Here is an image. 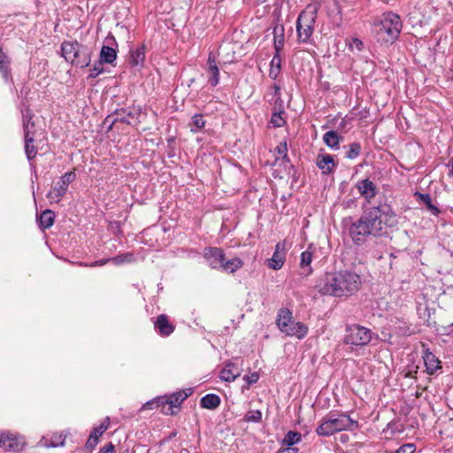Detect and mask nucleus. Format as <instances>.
I'll return each mask as SVG.
<instances>
[{
    "label": "nucleus",
    "mask_w": 453,
    "mask_h": 453,
    "mask_svg": "<svg viewBox=\"0 0 453 453\" xmlns=\"http://www.w3.org/2000/svg\"><path fill=\"white\" fill-rule=\"evenodd\" d=\"M25 142V153L27 157V159L30 161L34 159L36 157L37 154V149L34 145L35 139L31 138V136L27 132L26 140Z\"/></svg>",
    "instance_id": "nucleus-31"
},
{
    "label": "nucleus",
    "mask_w": 453,
    "mask_h": 453,
    "mask_svg": "<svg viewBox=\"0 0 453 453\" xmlns=\"http://www.w3.org/2000/svg\"><path fill=\"white\" fill-rule=\"evenodd\" d=\"M276 152L282 156V158H287L288 147L287 142H280L276 148Z\"/></svg>",
    "instance_id": "nucleus-47"
},
{
    "label": "nucleus",
    "mask_w": 453,
    "mask_h": 453,
    "mask_svg": "<svg viewBox=\"0 0 453 453\" xmlns=\"http://www.w3.org/2000/svg\"><path fill=\"white\" fill-rule=\"evenodd\" d=\"M346 43L351 51H353L355 49L357 50L358 51H361L364 48L363 42L358 38H352Z\"/></svg>",
    "instance_id": "nucleus-40"
},
{
    "label": "nucleus",
    "mask_w": 453,
    "mask_h": 453,
    "mask_svg": "<svg viewBox=\"0 0 453 453\" xmlns=\"http://www.w3.org/2000/svg\"><path fill=\"white\" fill-rule=\"evenodd\" d=\"M240 375L239 369L236 365L227 363L220 371V379L225 381H234Z\"/></svg>",
    "instance_id": "nucleus-24"
},
{
    "label": "nucleus",
    "mask_w": 453,
    "mask_h": 453,
    "mask_svg": "<svg viewBox=\"0 0 453 453\" xmlns=\"http://www.w3.org/2000/svg\"><path fill=\"white\" fill-rule=\"evenodd\" d=\"M12 60L0 46V73L5 81L12 78Z\"/></svg>",
    "instance_id": "nucleus-22"
},
{
    "label": "nucleus",
    "mask_w": 453,
    "mask_h": 453,
    "mask_svg": "<svg viewBox=\"0 0 453 453\" xmlns=\"http://www.w3.org/2000/svg\"><path fill=\"white\" fill-rule=\"evenodd\" d=\"M316 19L317 10L313 7H307L299 14L296 20V33L299 42L309 43L311 42Z\"/></svg>",
    "instance_id": "nucleus-7"
},
{
    "label": "nucleus",
    "mask_w": 453,
    "mask_h": 453,
    "mask_svg": "<svg viewBox=\"0 0 453 453\" xmlns=\"http://www.w3.org/2000/svg\"><path fill=\"white\" fill-rule=\"evenodd\" d=\"M244 380H246L249 384H253L258 380V375L257 372H252L250 376L244 377Z\"/></svg>",
    "instance_id": "nucleus-52"
},
{
    "label": "nucleus",
    "mask_w": 453,
    "mask_h": 453,
    "mask_svg": "<svg viewBox=\"0 0 453 453\" xmlns=\"http://www.w3.org/2000/svg\"><path fill=\"white\" fill-rule=\"evenodd\" d=\"M419 196L429 210L435 211V214L439 213L440 211L432 203L431 197L428 194H419Z\"/></svg>",
    "instance_id": "nucleus-42"
},
{
    "label": "nucleus",
    "mask_w": 453,
    "mask_h": 453,
    "mask_svg": "<svg viewBox=\"0 0 453 453\" xmlns=\"http://www.w3.org/2000/svg\"><path fill=\"white\" fill-rule=\"evenodd\" d=\"M382 1L385 2V3H388L389 2V0H382Z\"/></svg>",
    "instance_id": "nucleus-59"
},
{
    "label": "nucleus",
    "mask_w": 453,
    "mask_h": 453,
    "mask_svg": "<svg viewBox=\"0 0 453 453\" xmlns=\"http://www.w3.org/2000/svg\"><path fill=\"white\" fill-rule=\"evenodd\" d=\"M297 450L296 448H286L279 449L277 453H296Z\"/></svg>",
    "instance_id": "nucleus-53"
},
{
    "label": "nucleus",
    "mask_w": 453,
    "mask_h": 453,
    "mask_svg": "<svg viewBox=\"0 0 453 453\" xmlns=\"http://www.w3.org/2000/svg\"><path fill=\"white\" fill-rule=\"evenodd\" d=\"M281 68V58L278 54H274L271 63L269 70V77L273 80H276L280 73Z\"/></svg>",
    "instance_id": "nucleus-30"
},
{
    "label": "nucleus",
    "mask_w": 453,
    "mask_h": 453,
    "mask_svg": "<svg viewBox=\"0 0 453 453\" xmlns=\"http://www.w3.org/2000/svg\"><path fill=\"white\" fill-rule=\"evenodd\" d=\"M272 88L273 89V96H280V86L274 84Z\"/></svg>",
    "instance_id": "nucleus-54"
},
{
    "label": "nucleus",
    "mask_w": 453,
    "mask_h": 453,
    "mask_svg": "<svg viewBox=\"0 0 453 453\" xmlns=\"http://www.w3.org/2000/svg\"><path fill=\"white\" fill-rule=\"evenodd\" d=\"M192 125L196 127V129L191 127V132H197V130L203 128L205 126V121L202 114H195L192 117Z\"/></svg>",
    "instance_id": "nucleus-38"
},
{
    "label": "nucleus",
    "mask_w": 453,
    "mask_h": 453,
    "mask_svg": "<svg viewBox=\"0 0 453 453\" xmlns=\"http://www.w3.org/2000/svg\"><path fill=\"white\" fill-rule=\"evenodd\" d=\"M242 265H243V262L239 257H234V258L228 259V260H226V258H225L220 270L226 272V273H233L236 272L238 269H240L241 267H242Z\"/></svg>",
    "instance_id": "nucleus-29"
},
{
    "label": "nucleus",
    "mask_w": 453,
    "mask_h": 453,
    "mask_svg": "<svg viewBox=\"0 0 453 453\" xmlns=\"http://www.w3.org/2000/svg\"><path fill=\"white\" fill-rule=\"evenodd\" d=\"M316 165L321 170L323 174H330L334 173L337 166L334 160V157L329 154L318 155Z\"/></svg>",
    "instance_id": "nucleus-19"
},
{
    "label": "nucleus",
    "mask_w": 453,
    "mask_h": 453,
    "mask_svg": "<svg viewBox=\"0 0 453 453\" xmlns=\"http://www.w3.org/2000/svg\"><path fill=\"white\" fill-rule=\"evenodd\" d=\"M142 113V107L141 105H134L131 108L117 109L113 113L106 117V122L111 119L108 130H111L113 125L117 122L125 123L131 126H138L141 123L140 117Z\"/></svg>",
    "instance_id": "nucleus-9"
},
{
    "label": "nucleus",
    "mask_w": 453,
    "mask_h": 453,
    "mask_svg": "<svg viewBox=\"0 0 453 453\" xmlns=\"http://www.w3.org/2000/svg\"><path fill=\"white\" fill-rule=\"evenodd\" d=\"M259 3H264L265 2L266 0H257Z\"/></svg>",
    "instance_id": "nucleus-58"
},
{
    "label": "nucleus",
    "mask_w": 453,
    "mask_h": 453,
    "mask_svg": "<svg viewBox=\"0 0 453 453\" xmlns=\"http://www.w3.org/2000/svg\"><path fill=\"white\" fill-rule=\"evenodd\" d=\"M357 426L358 422L352 419L348 413L329 412L319 421L316 433L319 436L329 437L338 432L352 431Z\"/></svg>",
    "instance_id": "nucleus-3"
},
{
    "label": "nucleus",
    "mask_w": 453,
    "mask_h": 453,
    "mask_svg": "<svg viewBox=\"0 0 453 453\" xmlns=\"http://www.w3.org/2000/svg\"><path fill=\"white\" fill-rule=\"evenodd\" d=\"M361 151V145L358 142H352L349 144V148L346 152V157L354 159L359 156Z\"/></svg>",
    "instance_id": "nucleus-36"
},
{
    "label": "nucleus",
    "mask_w": 453,
    "mask_h": 453,
    "mask_svg": "<svg viewBox=\"0 0 453 453\" xmlns=\"http://www.w3.org/2000/svg\"><path fill=\"white\" fill-rule=\"evenodd\" d=\"M203 257L212 269L220 270L225 259V253L218 247H207L203 251Z\"/></svg>",
    "instance_id": "nucleus-14"
},
{
    "label": "nucleus",
    "mask_w": 453,
    "mask_h": 453,
    "mask_svg": "<svg viewBox=\"0 0 453 453\" xmlns=\"http://www.w3.org/2000/svg\"><path fill=\"white\" fill-rule=\"evenodd\" d=\"M156 331L164 337L173 333L175 326L169 321L167 315L160 314L154 323Z\"/></svg>",
    "instance_id": "nucleus-20"
},
{
    "label": "nucleus",
    "mask_w": 453,
    "mask_h": 453,
    "mask_svg": "<svg viewBox=\"0 0 453 453\" xmlns=\"http://www.w3.org/2000/svg\"><path fill=\"white\" fill-rule=\"evenodd\" d=\"M65 436L62 434H54L50 438V445L54 448L65 444Z\"/></svg>",
    "instance_id": "nucleus-39"
},
{
    "label": "nucleus",
    "mask_w": 453,
    "mask_h": 453,
    "mask_svg": "<svg viewBox=\"0 0 453 453\" xmlns=\"http://www.w3.org/2000/svg\"><path fill=\"white\" fill-rule=\"evenodd\" d=\"M361 285V278L350 271L325 273L316 283V288L323 295L349 296L356 293Z\"/></svg>",
    "instance_id": "nucleus-2"
},
{
    "label": "nucleus",
    "mask_w": 453,
    "mask_h": 453,
    "mask_svg": "<svg viewBox=\"0 0 453 453\" xmlns=\"http://www.w3.org/2000/svg\"><path fill=\"white\" fill-rule=\"evenodd\" d=\"M378 42L381 43L393 42L396 31V13L393 12H385L379 21L374 22L373 29Z\"/></svg>",
    "instance_id": "nucleus-8"
},
{
    "label": "nucleus",
    "mask_w": 453,
    "mask_h": 453,
    "mask_svg": "<svg viewBox=\"0 0 453 453\" xmlns=\"http://www.w3.org/2000/svg\"><path fill=\"white\" fill-rule=\"evenodd\" d=\"M99 453H115V446L112 442H109L100 449Z\"/></svg>",
    "instance_id": "nucleus-50"
},
{
    "label": "nucleus",
    "mask_w": 453,
    "mask_h": 453,
    "mask_svg": "<svg viewBox=\"0 0 453 453\" xmlns=\"http://www.w3.org/2000/svg\"><path fill=\"white\" fill-rule=\"evenodd\" d=\"M34 129H35V127H32L31 125H28V124L23 125L24 140H26L27 132L31 136V138L35 139V131Z\"/></svg>",
    "instance_id": "nucleus-49"
},
{
    "label": "nucleus",
    "mask_w": 453,
    "mask_h": 453,
    "mask_svg": "<svg viewBox=\"0 0 453 453\" xmlns=\"http://www.w3.org/2000/svg\"><path fill=\"white\" fill-rule=\"evenodd\" d=\"M452 173H453V160H452Z\"/></svg>",
    "instance_id": "nucleus-60"
},
{
    "label": "nucleus",
    "mask_w": 453,
    "mask_h": 453,
    "mask_svg": "<svg viewBox=\"0 0 453 453\" xmlns=\"http://www.w3.org/2000/svg\"><path fill=\"white\" fill-rule=\"evenodd\" d=\"M247 422H260L262 420V412L258 410L250 411L244 416Z\"/></svg>",
    "instance_id": "nucleus-37"
},
{
    "label": "nucleus",
    "mask_w": 453,
    "mask_h": 453,
    "mask_svg": "<svg viewBox=\"0 0 453 453\" xmlns=\"http://www.w3.org/2000/svg\"><path fill=\"white\" fill-rule=\"evenodd\" d=\"M315 250H316L315 246L312 243H311V244H309L307 250H304L303 252H302V254H301L300 266L303 269L307 268L308 273H311L312 272V269L311 267V263L312 261V257H313V254H314Z\"/></svg>",
    "instance_id": "nucleus-25"
},
{
    "label": "nucleus",
    "mask_w": 453,
    "mask_h": 453,
    "mask_svg": "<svg viewBox=\"0 0 453 453\" xmlns=\"http://www.w3.org/2000/svg\"><path fill=\"white\" fill-rule=\"evenodd\" d=\"M99 53L100 63L115 65L118 52V43L113 35L109 34L105 39Z\"/></svg>",
    "instance_id": "nucleus-11"
},
{
    "label": "nucleus",
    "mask_w": 453,
    "mask_h": 453,
    "mask_svg": "<svg viewBox=\"0 0 453 453\" xmlns=\"http://www.w3.org/2000/svg\"><path fill=\"white\" fill-rule=\"evenodd\" d=\"M418 372V366H414L410 370H403L400 374L403 375L405 379L415 380L416 377L414 374Z\"/></svg>",
    "instance_id": "nucleus-44"
},
{
    "label": "nucleus",
    "mask_w": 453,
    "mask_h": 453,
    "mask_svg": "<svg viewBox=\"0 0 453 453\" xmlns=\"http://www.w3.org/2000/svg\"><path fill=\"white\" fill-rule=\"evenodd\" d=\"M286 241L279 242L275 245L273 257L268 260L267 265L273 270H280L286 260Z\"/></svg>",
    "instance_id": "nucleus-16"
},
{
    "label": "nucleus",
    "mask_w": 453,
    "mask_h": 453,
    "mask_svg": "<svg viewBox=\"0 0 453 453\" xmlns=\"http://www.w3.org/2000/svg\"><path fill=\"white\" fill-rule=\"evenodd\" d=\"M416 447L413 443H405L398 448V453H414Z\"/></svg>",
    "instance_id": "nucleus-45"
},
{
    "label": "nucleus",
    "mask_w": 453,
    "mask_h": 453,
    "mask_svg": "<svg viewBox=\"0 0 453 453\" xmlns=\"http://www.w3.org/2000/svg\"><path fill=\"white\" fill-rule=\"evenodd\" d=\"M284 162L290 163L288 156L287 155V158H282Z\"/></svg>",
    "instance_id": "nucleus-56"
},
{
    "label": "nucleus",
    "mask_w": 453,
    "mask_h": 453,
    "mask_svg": "<svg viewBox=\"0 0 453 453\" xmlns=\"http://www.w3.org/2000/svg\"><path fill=\"white\" fill-rule=\"evenodd\" d=\"M342 206L345 209L355 208L357 206V201L355 198L347 199V200L343 201Z\"/></svg>",
    "instance_id": "nucleus-51"
},
{
    "label": "nucleus",
    "mask_w": 453,
    "mask_h": 453,
    "mask_svg": "<svg viewBox=\"0 0 453 453\" xmlns=\"http://www.w3.org/2000/svg\"><path fill=\"white\" fill-rule=\"evenodd\" d=\"M372 331L360 325L347 326L343 342L353 346L367 345L372 340Z\"/></svg>",
    "instance_id": "nucleus-10"
},
{
    "label": "nucleus",
    "mask_w": 453,
    "mask_h": 453,
    "mask_svg": "<svg viewBox=\"0 0 453 453\" xmlns=\"http://www.w3.org/2000/svg\"><path fill=\"white\" fill-rule=\"evenodd\" d=\"M111 119H110L109 121L106 122V119L104 120V124H109V126L111 125Z\"/></svg>",
    "instance_id": "nucleus-57"
},
{
    "label": "nucleus",
    "mask_w": 453,
    "mask_h": 453,
    "mask_svg": "<svg viewBox=\"0 0 453 453\" xmlns=\"http://www.w3.org/2000/svg\"><path fill=\"white\" fill-rule=\"evenodd\" d=\"M284 113L283 110L275 111L273 112L270 123L274 127H283L286 123L284 119L282 118V114Z\"/></svg>",
    "instance_id": "nucleus-33"
},
{
    "label": "nucleus",
    "mask_w": 453,
    "mask_h": 453,
    "mask_svg": "<svg viewBox=\"0 0 453 453\" xmlns=\"http://www.w3.org/2000/svg\"><path fill=\"white\" fill-rule=\"evenodd\" d=\"M98 441H99V440L96 436L90 434L88 439L87 440L86 448L93 449L96 448Z\"/></svg>",
    "instance_id": "nucleus-48"
},
{
    "label": "nucleus",
    "mask_w": 453,
    "mask_h": 453,
    "mask_svg": "<svg viewBox=\"0 0 453 453\" xmlns=\"http://www.w3.org/2000/svg\"><path fill=\"white\" fill-rule=\"evenodd\" d=\"M24 444L21 437L11 433L0 432V448L6 450L20 451L23 449Z\"/></svg>",
    "instance_id": "nucleus-13"
},
{
    "label": "nucleus",
    "mask_w": 453,
    "mask_h": 453,
    "mask_svg": "<svg viewBox=\"0 0 453 453\" xmlns=\"http://www.w3.org/2000/svg\"><path fill=\"white\" fill-rule=\"evenodd\" d=\"M348 226V233L356 245H363L369 236H389L395 232L396 215L391 205L380 203L364 211L362 216L352 221V218L343 219Z\"/></svg>",
    "instance_id": "nucleus-1"
},
{
    "label": "nucleus",
    "mask_w": 453,
    "mask_h": 453,
    "mask_svg": "<svg viewBox=\"0 0 453 453\" xmlns=\"http://www.w3.org/2000/svg\"><path fill=\"white\" fill-rule=\"evenodd\" d=\"M38 224L42 229H49L55 221V213L51 210H44L37 219Z\"/></svg>",
    "instance_id": "nucleus-26"
},
{
    "label": "nucleus",
    "mask_w": 453,
    "mask_h": 453,
    "mask_svg": "<svg viewBox=\"0 0 453 453\" xmlns=\"http://www.w3.org/2000/svg\"><path fill=\"white\" fill-rule=\"evenodd\" d=\"M382 433L386 439H393L395 434V427L393 422L388 423L387 427L383 429Z\"/></svg>",
    "instance_id": "nucleus-43"
},
{
    "label": "nucleus",
    "mask_w": 453,
    "mask_h": 453,
    "mask_svg": "<svg viewBox=\"0 0 453 453\" xmlns=\"http://www.w3.org/2000/svg\"><path fill=\"white\" fill-rule=\"evenodd\" d=\"M188 396V393L176 392L170 396H160L149 401L142 408L147 410L160 408L161 412L166 415H176L177 411L175 409H178Z\"/></svg>",
    "instance_id": "nucleus-6"
},
{
    "label": "nucleus",
    "mask_w": 453,
    "mask_h": 453,
    "mask_svg": "<svg viewBox=\"0 0 453 453\" xmlns=\"http://www.w3.org/2000/svg\"><path fill=\"white\" fill-rule=\"evenodd\" d=\"M343 137L341 136L336 131L330 130L323 135L324 142L331 149H338L340 141H342Z\"/></svg>",
    "instance_id": "nucleus-28"
},
{
    "label": "nucleus",
    "mask_w": 453,
    "mask_h": 453,
    "mask_svg": "<svg viewBox=\"0 0 453 453\" xmlns=\"http://www.w3.org/2000/svg\"><path fill=\"white\" fill-rule=\"evenodd\" d=\"M273 47L275 50L274 54H278L280 56V53L284 46V27L281 25H276L273 27Z\"/></svg>",
    "instance_id": "nucleus-23"
},
{
    "label": "nucleus",
    "mask_w": 453,
    "mask_h": 453,
    "mask_svg": "<svg viewBox=\"0 0 453 453\" xmlns=\"http://www.w3.org/2000/svg\"><path fill=\"white\" fill-rule=\"evenodd\" d=\"M301 434L295 431H288L284 439L283 443L288 446V448H291V446L296 444L301 441Z\"/></svg>",
    "instance_id": "nucleus-32"
},
{
    "label": "nucleus",
    "mask_w": 453,
    "mask_h": 453,
    "mask_svg": "<svg viewBox=\"0 0 453 453\" xmlns=\"http://www.w3.org/2000/svg\"><path fill=\"white\" fill-rule=\"evenodd\" d=\"M206 73L208 74V83L211 87H216L219 82V70L216 64V57L212 52H210L208 56Z\"/></svg>",
    "instance_id": "nucleus-18"
},
{
    "label": "nucleus",
    "mask_w": 453,
    "mask_h": 453,
    "mask_svg": "<svg viewBox=\"0 0 453 453\" xmlns=\"http://www.w3.org/2000/svg\"><path fill=\"white\" fill-rule=\"evenodd\" d=\"M109 425L110 418L106 417L97 427L93 429L90 434L96 436L99 440V437L102 436L104 433L108 429Z\"/></svg>",
    "instance_id": "nucleus-34"
},
{
    "label": "nucleus",
    "mask_w": 453,
    "mask_h": 453,
    "mask_svg": "<svg viewBox=\"0 0 453 453\" xmlns=\"http://www.w3.org/2000/svg\"><path fill=\"white\" fill-rule=\"evenodd\" d=\"M34 114L30 110H27L26 113L23 114V125L28 124L31 125L32 127H35V122L32 120Z\"/></svg>",
    "instance_id": "nucleus-46"
},
{
    "label": "nucleus",
    "mask_w": 453,
    "mask_h": 453,
    "mask_svg": "<svg viewBox=\"0 0 453 453\" xmlns=\"http://www.w3.org/2000/svg\"><path fill=\"white\" fill-rule=\"evenodd\" d=\"M145 45L142 44L135 50H130L129 65L132 67H143L145 60Z\"/></svg>",
    "instance_id": "nucleus-21"
},
{
    "label": "nucleus",
    "mask_w": 453,
    "mask_h": 453,
    "mask_svg": "<svg viewBox=\"0 0 453 453\" xmlns=\"http://www.w3.org/2000/svg\"><path fill=\"white\" fill-rule=\"evenodd\" d=\"M356 188L366 203H371L372 200L378 194L377 186L368 178L359 180L356 184Z\"/></svg>",
    "instance_id": "nucleus-15"
},
{
    "label": "nucleus",
    "mask_w": 453,
    "mask_h": 453,
    "mask_svg": "<svg viewBox=\"0 0 453 453\" xmlns=\"http://www.w3.org/2000/svg\"><path fill=\"white\" fill-rule=\"evenodd\" d=\"M282 103L283 101L281 100L280 96H277L276 100H275V105H279L280 107V110H282Z\"/></svg>",
    "instance_id": "nucleus-55"
},
{
    "label": "nucleus",
    "mask_w": 453,
    "mask_h": 453,
    "mask_svg": "<svg viewBox=\"0 0 453 453\" xmlns=\"http://www.w3.org/2000/svg\"><path fill=\"white\" fill-rule=\"evenodd\" d=\"M104 63H100V60L95 63L93 68L90 69V74L88 77L96 78L99 74L103 73L104 72Z\"/></svg>",
    "instance_id": "nucleus-41"
},
{
    "label": "nucleus",
    "mask_w": 453,
    "mask_h": 453,
    "mask_svg": "<svg viewBox=\"0 0 453 453\" xmlns=\"http://www.w3.org/2000/svg\"><path fill=\"white\" fill-rule=\"evenodd\" d=\"M422 358L424 360L425 366L429 374H434L439 368H441V362L432 353L425 343H421Z\"/></svg>",
    "instance_id": "nucleus-17"
},
{
    "label": "nucleus",
    "mask_w": 453,
    "mask_h": 453,
    "mask_svg": "<svg viewBox=\"0 0 453 453\" xmlns=\"http://www.w3.org/2000/svg\"><path fill=\"white\" fill-rule=\"evenodd\" d=\"M276 324L280 331L287 336H296L298 339H303L308 334L307 326L302 322L294 321L292 311L288 308L279 310Z\"/></svg>",
    "instance_id": "nucleus-5"
},
{
    "label": "nucleus",
    "mask_w": 453,
    "mask_h": 453,
    "mask_svg": "<svg viewBox=\"0 0 453 453\" xmlns=\"http://www.w3.org/2000/svg\"><path fill=\"white\" fill-rule=\"evenodd\" d=\"M75 176L73 172L65 173L61 176L53 189L48 194V198L58 203L65 195L69 184L74 180Z\"/></svg>",
    "instance_id": "nucleus-12"
},
{
    "label": "nucleus",
    "mask_w": 453,
    "mask_h": 453,
    "mask_svg": "<svg viewBox=\"0 0 453 453\" xmlns=\"http://www.w3.org/2000/svg\"><path fill=\"white\" fill-rule=\"evenodd\" d=\"M220 402V397L218 395L207 394L201 398L200 405L204 409L214 410L219 406Z\"/></svg>",
    "instance_id": "nucleus-27"
},
{
    "label": "nucleus",
    "mask_w": 453,
    "mask_h": 453,
    "mask_svg": "<svg viewBox=\"0 0 453 453\" xmlns=\"http://www.w3.org/2000/svg\"><path fill=\"white\" fill-rule=\"evenodd\" d=\"M110 260H113L116 264H119V263H122L124 261V259L122 258L121 256H118V257H112V258H102V259H99V260H96V261L92 262L89 265L85 264L84 265L90 266V267L102 266V265H106Z\"/></svg>",
    "instance_id": "nucleus-35"
},
{
    "label": "nucleus",
    "mask_w": 453,
    "mask_h": 453,
    "mask_svg": "<svg viewBox=\"0 0 453 453\" xmlns=\"http://www.w3.org/2000/svg\"><path fill=\"white\" fill-rule=\"evenodd\" d=\"M62 57L73 65L80 68L90 65L93 50L91 47L81 44L77 41H64L61 43Z\"/></svg>",
    "instance_id": "nucleus-4"
}]
</instances>
